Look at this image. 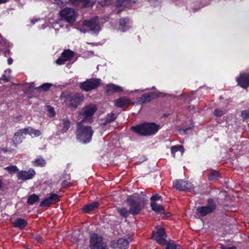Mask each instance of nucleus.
Wrapping results in <instances>:
<instances>
[{"label": "nucleus", "instance_id": "obj_19", "mask_svg": "<svg viewBox=\"0 0 249 249\" xmlns=\"http://www.w3.org/2000/svg\"><path fill=\"white\" fill-rule=\"evenodd\" d=\"M105 88L106 92L109 94L123 91V88L121 87L113 84L107 85Z\"/></svg>", "mask_w": 249, "mask_h": 249}, {"label": "nucleus", "instance_id": "obj_22", "mask_svg": "<svg viewBox=\"0 0 249 249\" xmlns=\"http://www.w3.org/2000/svg\"><path fill=\"white\" fill-rule=\"evenodd\" d=\"M99 203L98 202H92L85 205L83 208L82 211L85 213H89L91 211L94 210L98 207Z\"/></svg>", "mask_w": 249, "mask_h": 249}, {"label": "nucleus", "instance_id": "obj_48", "mask_svg": "<svg viewBox=\"0 0 249 249\" xmlns=\"http://www.w3.org/2000/svg\"><path fill=\"white\" fill-rule=\"evenodd\" d=\"M84 96L79 94V102L82 101L84 99Z\"/></svg>", "mask_w": 249, "mask_h": 249}, {"label": "nucleus", "instance_id": "obj_30", "mask_svg": "<svg viewBox=\"0 0 249 249\" xmlns=\"http://www.w3.org/2000/svg\"><path fill=\"white\" fill-rule=\"evenodd\" d=\"M39 200V196L35 194H33L30 196H29L27 201V203L29 205H33L35 202L38 201Z\"/></svg>", "mask_w": 249, "mask_h": 249}, {"label": "nucleus", "instance_id": "obj_49", "mask_svg": "<svg viewBox=\"0 0 249 249\" xmlns=\"http://www.w3.org/2000/svg\"><path fill=\"white\" fill-rule=\"evenodd\" d=\"M195 106H190L189 107V109L190 110V111H193L194 109H195Z\"/></svg>", "mask_w": 249, "mask_h": 249}, {"label": "nucleus", "instance_id": "obj_33", "mask_svg": "<svg viewBox=\"0 0 249 249\" xmlns=\"http://www.w3.org/2000/svg\"><path fill=\"white\" fill-rule=\"evenodd\" d=\"M92 4L89 0H79V7H89Z\"/></svg>", "mask_w": 249, "mask_h": 249}, {"label": "nucleus", "instance_id": "obj_12", "mask_svg": "<svg viewBox=\"0 0 249 249\" xmlns=\"http://www.w3.org/2000/svg\"><path fill=\"white\" fill-rule=\"evenodd\" d=\"M174 186L177 190L180 191H190L193 188L191 182L182 179L175 181L174 182Z\"/></svg>", "mask_w": 249, "mask_h": 249}, {"label": "nucleus", "instance_id": "obj_31", "mask_svg": "<svg viewBox=\"0 0 249 249\" xmlns=\"http://www.w3.org/2000/svg\"><path fill=\"white\" fill-rule=\"evenodd\" d=\"M171 153L173 156V157H175V153L178 151L181 152V155H182L184 152V148L181 145H177L173 146L171 148Z\"/></svg>", "mask_w": 249, "mask_h": 249}, {"label": "nucleus", "instance_id": "obj_15", "mask_svg": "<svg viewBox=\"0 0 249 249\" xmlns=\"http://www.w3.org/2000/svg\"><path fill=\"white\" fill-rule=\"evenodd\" d=\"M65 102L67 106L76 108L78 106V95L76 93L71 94L66 97Z\"/></svg>", "mask_w": 249, "mask_h": 249}, {"label": "nucleus", "instance_id": "obj_14", "mask_svg": "<svg viewBox=\"0 0 249 249\" xmlns=\"http://www.w3.org/2000/svg\"><path fill=\"white\" fill-rule=\"evenodd\" d=\"M35 175V171L33 169H30L28 171H21L18 173L19 179L26 180L33 178Z\"/></svg>", "mask_w": 249, "mask_h": 249}, {"label": "nucleus", "instance_id": "obj_5", "mask_svg": "<svg viewBox=\"0 0 249 249\" xmlns=\"http://www.w3.org/2000/svg\"><path fill=\"white\" fill-rule=\"evenodd\" d=\"M84 124L79 122V140L83 143H87L91 141L93 130L90 126Z\"/></svg>", "mask_w": 249, "mask_h": 249}, {"label": "nucleus", "instance_id": "obj_51", "mask_svg": "<svg viewBox=\"0 0 249 249\" xmlns=\"http://www.w3.org/2000/svg\"><path fill=\"white\" fill-rule=\"evenodd\" d=\"M9 53H10V52H9V50H6V51H5V52H4V55H5V56H6L7 54H9Z\"/></svg>", "mask_w": 249, "mask_h": 249}, {"label": "nucleus", "instance_id": "obj_36", "mask_svg": "<svg viewBox=\"0 0 249 249\" xmlns=\"http://www.w3.org/2000/svg\"><path fill=\"white\" fill-rule=\"evenodd\" d=\"M166 249H180L179 246L174 243H166Z\"/></svg>", "mask_w": 249, "mask_h": 249}, {"label": "nucleus", "instance_id": "obj_24", "mask_svg": "<svg viewBox=\"0 0 249 249\" xmlns=\"http://www.w3.org/2000/svg\"><path fill=\"white\" fill-rule=\"evenodd\" d=\"M129 20L127 18H121L119 21V30L122 32L125 31L128 28Z\"/></svg>", "mask_w": 249, "mask_h": 249}, {"label": "nucleus", "instance_id": "obj_1", "mask_svg": "<svg viewBox=\"0 0 249 249\" xmlns=\"http://www.w3.org/2000/svg\"><path fill=\"white\" fill-rule=\"evenodd\" d=\"M159 128V126L155 123H144L131 127L134 132L142 136L153 135Z\"/></svg>", "mask_w": 249, "mask_h": 249}, {"label": "nucleus", "instance_id": "obj_21", "mask_svg": "<svg viewBox=\"0 0 249 249\" xmlns=\"http://www.w3.org/2000/svg\"><path fill=\"white\" fill-rule=\"evenodd\" d=\"M24 129L26 134H28L32 137H38L41 134L40 131L34 129L31 127H28Z\"/></svg>", "mask_w": 249, "mask_h": 249}, {"label": "nucleus", "instance_id": "obj_52", "mask_svg": "<svg viewBox=\"0 0 249 249\" xmlns=\"http://www.w3.org/2000/svg\"><path fill=\"white\" fill-rule=\"evenodd\" d=\"M11 71V70L10 69H8L6 71H5V73H10Z\"/></svg>", "mask_w": 249, "mask_h": 249}, {"label": "nucleus", "instance_id": "obj_42", "mask_svg": "<svg viewBox=\"0 0 249 249\" xmlns=\"http://www.w3.org/2000/svg\"><path fill=\"white\" fill-rule=\"evenodd\" d=\"M217 177L215 173H213V174H210L209 176V179L210 180L217 179Z\"/></svg>", "mask_w": 249, "mask_h": 249}, {"label": "nucleus", "instance_id": "obj_37", "mask_svg": "<svg viewBox=\"0 0 249 249\" xmlns=\"http://www.w3.org/2000/svg\"><path fill=\"white\" fill-rule=\"evenodd\" d=\"M5 170L8 171L9 173H14L16 171H18V168L16 166L13 165V166H7L5 168Z\"/></svg>", "mask_w": 249, "mask_h": 249}, {"label": "nucleus", "instance_id": "obj_34", "mask_svg": "<svg viewBox=\"0 0 249 249\" xmlns=\"http://www.w3.org/2000/svg\"><path fill=\"white\" fill-rule=\"evenodd\" d=\"M136 0H118L117 4L119 6H125L126 4L129 2L135 3Z\"/></svg>", "mask_w": 249, "mask_h": 249}, {"label": "nucleus", "instance_id": "obj_44", "mask_svg": "<svg viewBox=\"0 0 249 249\" xmlns=\"http://www.w3.org/2000/svg\"><path fill=\"white\" fill-rule=\"evenodd\" d=\"M190 129V127H188V128H182L179 131H180V133H183V134H185L186 133V131L187 130H189Z\"/></svg>", "mask_w": 249, "mask_h": 249}, {"label": "nucleus", "instance_id": "obj_35", "mask_svg": "<svg viewBox=\"0 0 249 249\" xmlns=\"http://www.w3.org/2000/svg\"><path fill=\"white\" fill-rule=\"evenodd\" d=\"M117 211L122 216L124 217H127L129 213V211H128L125 208H118Z\"/></svg>", "mask_w": 249, "mask_h": 249}, {"label": "nucleus", "instance_id": "obj_54", "mask_svg": "<svg viewBox=\"0 0 249 249\" xmlns=\"http://www.w3.org/2000/svg\"><path fill=\"white\" fill-rule=\"evenodd\" d=\"M152 89H155V87H153Z\"/></svg>", "mask_w": 249, "mask_h": 249}, {"label": "nucleus", "instance_id": "obj_27", "mask_svg": "<svg viewBox=\"0 0 249 249\" xmlns=\"http://www.w3.org/2000/svg\"><path fill=\"white\" fill-rule=\"evenodd\" d=\"M154 96L158 97V95L154 92H151L149 94H145L142 96L141 99L142 103H145L150 102L152 97H154Z\"/></svg>", "mask_w": 249, "mask_h": 249}, {"label": "nucleus", "instance_id": "obj_11", "mask_svg": "<svg viewBox=\"0 0 249 249\" xmlns=\"http://www.w3.org/2000/svg\"><path fill=\"white\" fill-rule=\"evenodd\" d=\"M75 53L70 50H65L61 53V56L55 61L57 65L64 64L67 61H70L73 58Z\"/></svg>", "mask_w": 249, "mask_h": 249}, {"label": "nucleus", "instance_id": "obj_43", "mask_svg": "<svg viewBox=\"0 0 249 249\" xmlns=\"http://www.w3.org/2000/svg\"><path fill=\"white\" fill-rule=\"evenodd\" d=\"M220 249H236V248L234 246L232 247H225L223 245L220 247Z\"/></svg>", "mask_w": 249, "mask_h": 249}, {"label": "nucleus", "instance_id": "obj_32", "mask_svg": "<svg viewBox=\"0 0 249 249\" xmlns=\"http://www.w3.org/2000/svg\"><path fill=\"white\" fill-rule=\"evenodd\" d=\"M51 85H52L51 84L48 83H44L41 86L36 88L35 89L39 91H46L50 88Z\"/></svg>", "mask_w": 249, "mask_h": 249}, {"label": "nucleus", "instance_id": "obj_10", "mask_svg": "<svg viewBox=\"0 0 249 249\" xmlns=\"http://www.w3.org/2000/svg\"><path fill=\"white\" fill-rule=\"evenodd\" d=\"M100 84L99 79H89L80 84V88L86 91H89L96 89Z\"/></svg>", "mask_w": 249, "mask_h": 249}, {"label": "nucleus", "instance_id": "obj_40", "mask_svg": "<svg viewBox=\"0 0 249 249\" xmlns=\"http://www.w3.org/2000/svg\"><path fill=\"white\" fill-rule=\"evenodd\" d=\"M214 115L217 117H220L223 114V112L221 109H217L214 112Z\"/></svg>", "mask_w": 249, "mask_h": 249}, {"label": "nucleus", "instance_id": "obj_41", "mask_svg": "<svg viewBox=\"0 0 249 249\" xmlns=\"http://www.w3.org/2000/svg\"><path fill=\"white\" fill-rule=\"evenodd\" d=\"M160 197L161 196L159 194H155L151 197V202L152 201L154 202V201H157V200H159L160 198Z\"/></svg>", "mask_w": 249, "mask_h": 249}, {"label": "nucleus", "instance_id": "obj_6", "mask_svg": "<svg viewBox=\"0 0 249 249\" xmlns=\"http://www.w3.org/2000/svg\"><path fill=\"white\" fill-rule=\"evenodd\" d=\"M216 204L213 200L210 198L208 200L206 206L198 207L196 209V214L199 216H205L213 213L216 209Z\"/></svg>", "mask_w": 249, "mask_h": 249}, {"label": "nucleus", "instance_id": "obj_25", "mask_svg": "<svg viewBox=\"0 0 249 249\" xmlns=\"http://www.w3.org/2000/svg\"><path fill=\"white\" fill-rule=\"evenodd\" d=\"M117 116V114L113 113L112 112L107 114L105 118L103 124L107 125V124L110 123L114 122L116 119Z\"/></svg>", "mask_w": 249, "mask_h": 249}, {"label": "nucleus", "instance_id": "obj_39", "mask_svg": "<svg viewBox=\"0 0 249 249\" xmlns=\"http://www.w3.org/2000/svg\"><path fill=\"white\" fill-rule=\"evenodd\" d=\"M47 111L50 113V116L51 117H53L55 114V111L54 110V108L53 107L49 106H47Z\"/></svg>", "mask_w": 249, "mask_h": 249}, {"label": "nucleus", "instance_id": "obj_26", "mask_svg": "<svg viewBox=\"0 0 249 249\" xmlns=\"http://www.w3.org/2000/svg\"><path fill=\"white\" fill-rule=\"evenodd\" d=\"M129 100L125 97H121L118 99L115 103L117 107H123L129 103Z\"/></svg>", "mask_w": 249, "mask_h": 249}, {"label": "nucleus", "instance_id": "obj_18", "mask_svg": "<svg viewBox=\"0 0 249 249\" xmlns=\"http://www.w3.org/2000/svg\"><path fill=\"white\" fill-rule=\"evenodd\" d=\"M26 135L24 131V129L18 130L14 134V141L15 143H20L22 140L25 138L24 135Z\"/></svg>", "mask_w": 249, "mask_h": 249}, {"label": "nucleus", "instance_id": "obj_16", "mask_svg": "<svg viewBox=\"0 0 249 249\" xmlns=\"http://www.w3.org/2000/svg\"><path fill=\"white\" fill-rule=\"evenodd\" d=\"M238 85L243 88H246L249 86V73L240 74L239 77L237 78Z\"/></svg>", "mask_w": 249, "mask_h": 249}, {"label": "nucleus", "instance_id": "obj_9", "mask_svg": "<svg viewBox=\"0 0 249 249\" xmlns=\"http://www.w3.org/2000/svg\"><path fill=\"white\" fill-rule=\"evenodd\" d=\"M60 16L69 23L73 22L76 18L74 10L71 8L66 7L59 12Z\"/></svg>", "mask_w": 249, "mask_h": 249}, {"label": "nucleus", "instance_id": "obj_55", "mask_svg": "<svg viewBox=\"0 0 249 249\" xmlns=\"http://www.w3.org/2000/svg\"><path fill=\"white\" fill-rule=\"evenodd\" d=\"M32 22L33 24H35V21H32Z\"/></svg>", "mask_w": 249, "mask_h": 249}, {"label": "nucleus", "instance_id": "obj_7", "mask_svg": "<svg viewBox=\"0 0 249 249\" xmlns=\"http://www.w3.org/2000/svg\"><path fill=\"white\" fill-rule=\"evenodd\" d=\"M91 249H108L106 243L104 242L101 236L94 233L91 235Z\"/></svg>", "mask_w": 249, "mask_h": 249}, {"label": "nucleus", "instance_id": "obj_8", "mask_svg": "<svg viewBox=\"0 0 249 249\" xmlns=\"http://www.w3.org/2000/svg\"><path fill=\"white\" fill-rule=\"evenodd\" d=\"M166 236L164 229L160 227H157L156 230L153 231V239L161 245H165L168 242L166 239Z\"/></svg>", "mask_w": 249, "mask_h": 249}, {"label": "nucleus", "instance_id": "obj_13", "mask_svg": "<svg viewBox=\"0 0 249 249\" xmlns=\"http://www.w3.org/2000/svg\"><path fill=\"white\" fill-rule=\"evenodd\" d=\"M59 200V196L55 193H52L50 196L45 198L40 204V207H49Z\"/></svg>", "mask_w": 249, "mask_h": 249}, {"label": "nucleus", "instance_id": "obj_46", "mask_svg": "<svg viewBox=\"0 0 249 249\" xmlns=\"http://www.w3.org/2000/svg\"><path fill=\"white\" fill-rule=\"evenodd\" d=\"M35 239L39 242H41L42 241V238L40 236H36Z\"/></svg>", "mask_w": 249, "mask_h": 249}, {"label": "nucleus", "instance_id": "obj_45", "mask_svg": "<svg viewBox=\"0 0 249 249\" xmlns=\"http://www.w3.org/2000/svg\"><path fill=\"white\" fill-rule=\"evenodd\" d=\"M0 79L3 80L6 82H8L9 81L10 78L9 77H5V75H3V77L1 78Z\"/></svg>", "mask_w": 249, "mask_h": 249}, {"label": "nucleus", "instance_id": "obj_3", "mask_svg": "<svg viewBox=\"0 0 249 249\" xmlns=\"http://www.w3.org/2000/svg\"><path fill=\"white\" fill-rule=\"evenodd\" d=\"M79 29L80 32L83 33L91 32L93 34L98 33L101 30L99 18L95 17L92 19L83 21L81 27Z\"/></svg>", "mask_w": 249, "mask_h": 249}, {"label": "nucleus", "instance_id": "obj_4", "mask_svg": "<svg viewBox=\"0 0 249 249\" xmlns=\"http://www.w3.org/2000/svg\"><path fill=\"white\" fill-rule=\"evenodd\" d=\"M97 107L94 104H90L84 107L81 110L79 115L81 123H91L93 116L97 111Z\"/></svg>", "mask_w": 249, "mask_h": 249}, {"label": "nucleus", "instance_id": "obj_23", "mask_svg": "<svg viewBox=\"0 0 249 249\" xmlns=\"http://www.w3.org/2000/svg\"><path fill=\"white\" fill-rule=\"evenodd\" d=\"M60 126L62 128L60 129L59 131L62 133H65L70 128V122L68 120L64 119L62 123L60 124Z\"/></svg>", "mask_w": 249, "mask_h": 249}, {"label": "nucleus", "instance_id": "obj_38", "mask_svg": "<svg viewBox=\"0 0 249 249\" xmlns=\"http://www.w3.org/2000/svg\"><path fill=\"white\" fill-rule=\"evenodd\" d=\"M241 116L244 119L249 118V110H242L241 113Z\"/></svg>", "mask_w": 249, "mask_h": 249}, {"label": "nucleus", "instance_id": "obj_20", "mask_svg": "<svg viewBox=\"0 0 249 249\" xmlns=\"http://www.w3.org/2000/svg\"><path fill=\"white\" fill-rule=\"evenodd\" d=\"M14 227L22 229L24 228L27 225V222L24 219L19 218L16 219L13 222Z\"/></svg>", "mask_w": 249, "mask_h": 249}, {"label": "nucleus", "instance_id": "obj_53", "mask_svg": "<svg viewBox=\"0 0 249 249\" xmlns=\"http://www.w3.org/2000/svg\"><path fill=\"white\" fill-rule=\"evenodd\" d=\"M1 186H2V183H1V181L0 180V189L1 188Z\"/></svg>", "mask_w": 249, "mask_h": 249}, {"label": "nucleus", "instance_id": "obj_2", "mask_svg": "<svg viewBox=\"0 0 249 249\" xmlns=\"http://www.w3.org/2000/svg\"><path fill=\"white\" fill-rule=\"evenodd\" d=\"M126 202L129 207V213L132 215L138 214L145 204L143 197H136L135 196H128Z\"/></svg>", "mask_w": 249, "mask_h": 249}, {"label": "nucleus", "instance_id": "obj_28", "mask_svg": "<svg viewBox=\"0 0 249 249\" xmlns=\"http://www.w3.org/2000/svg\"><path fill=\"white\" fill-rule=\"evenodd\" d=\"M33 164L36 166H44L46 163V160L42 157H39L32 161Z\"/></svg>", "mask_w": 249, "mask_h": 249}, {"label": "nucleus", "instance_id": "obj_50", "mask_svg": "<svg viewBox=\"0 0 249 249\" xmlns=\"http://www.w3.org/2000/svg\"><path fill=\"white\" fill-rule=\"evenodd\" d=\"M70 1L73 4H76L78 0H70Z\"/></svg>", "mask_w": 249, "mask_h": 249}, {"label": "nucleus", "instance_id": "obj_17", "mask_svg": "<svg viewBox=\"0 0 249 249\" xmlns=\"http://www.w3.org/2000/svg\"><path fill=\"white\" fill-rule=\"evenodd\" d=\"M129 245L128 241L124 238H120L117 242L112 243L111 246L113 248H118L119 249H126Z\"/></svg>", "mask_w": 249, "mask_h": 249}, {"label": "nucleus", "instance_id": "obj_47", "mask_svg": "<svg viewBox=\"0 0 249 249\" xmlns=\"http://www.w3.org/2000/svg\"><path fill=\"white\" fill-rule=\"evenodd\" d=\"M13 62V60L12 58L10 57L7 60V62L9 65H11L12 64Z\"/></svg>", "mask_w": 249, "mask_h": 249}, {"label": "nucleus", "instance_id": "obj_56", "mask_svg": "<svg viewBox=\"0 0 249 249\" xmlns=\"http://www.w3.org/2000/svg\"><path fill=\"white\" fill-rule=\"evenodd\" d=\"M248 238H249V235L248 236Z\"/></svg>", "mask_w": 249, "mask_h": 249}, {"label": "nucleus", "instance_id": "obj_29", "mask_svg": "<svg viewBox=\"0 0 249 249\" xmlns=\"http://www.w3.org/2000/svg\"><path fill=\"white\" fill-rule=\"evenodd\" d=\"M151 206L152 210L157 213H161L163 211V208L161 205H158L154 201L151 202Z\"/></svg>", "mask_w": 249, "mask_h": 249}]
</instances>
